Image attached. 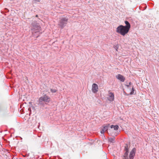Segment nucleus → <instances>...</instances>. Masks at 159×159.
<instances>
[{"instance_id":"obj_1","label":"nucleus","mask_w":159,"mask_h":159,"mask_svg":"<svg viewBox=\"0 0 159 159\" xmlns=\"http://www.w3.org/2000/svg\"><path fill=\"white\" fill-rule=\"evenodd\" d=\"M125 26L120 25L116 29V33L124 36L129 32L130 28V25L127 21H125Z\"/></svg>"},{"instance_id":"obj_2","label":"nucleus","mask_w":159,"mask_h":159,"mask_svg":"<svg viewBox=\"0 0 159 159\" xmlns=\"http://www.w3.org/2000/svg\"><path fill=\"white\" fill-rule=\"evenodd\" d=\"M50 101V98L48 96L45 94L40 97L38 100L39 103V104H43V102L45 103H48Z\"/></svg>"},{"instance_id":"obj_3","label":"nucleus","mask_w":159,"mask_h":159,"mask_svg":"<svg viewBox=\"0 0 159 159\" xmlns=\"http://www.w3.org/2000/svg\"><path fill=\"white\" fill-rule=\"evenodd\" d=\"M33 33L38 34V35L37 36L38 37L40 34V31L41 30V27L38 25H33Z\"/></svg>"},{"instance_id":"obj_4","label":"nucleus","mask_w":159,"mask_h":159,"mask_svg":"<svg viewBox=\"0 0 159 159\" xmlns=\"http://www.w3.org/2000/svg\"><path fill=\"white\" fill-rule=\"evenodd\" d=\"M68 20V18L66 17L62 18L60 20L59 25L61 28H63L67 24Z\"/></svg>"},{"instance_id":"obj_5","label":"nucleus","mask_w":159,"mask_h":159,"mask_svg":"<svg viewBox=\"0 0 159 159\" xmlns=\"http://www.w3.org/2000/svg\"><path fill=\"white\" fill-rule=\"evenodd\" d=\"M107 99L110 101H113L114 99V95L113 93L109 92Z\"/></svg>"},{"instance_id":"obj_6","label":"nucleus","mask_w":159,"mask_h":159,"mask_svg":"<svg viewBox=\"0 0 159 159\" xmlns=\"http://www.w3.org/2000/svg\"><path fill=\"white\" fill-rule=\"evenodd\" d=\"M98 90V85L94 83L92 84V92L94 93H96Z\"/></svg>"},{"instance_id":"obj_7","label":"nucleus","mask_w":159,"mask_h":159,"mask_svg":"<svg viewBox=\"0 0 159 159\" xmlns=\"http://www.w3.org/2000/svg\"><path fill=\"white\" fill-rule=\"evenodd\" d=\"M136 149L135 148H133L131 151L129 155V158L130 159H133L135 155Z\"/></svg>"},{"instance_id":"obj_8","label":"nucleus","mask_w":159,"mask_h":159,"mask_svg":"<svg viewBox=\"0 0 159 159\" xmlns=\"http://www.w3.org/2000/svg\"><path fill=\"white\" fill-rule=\"evenodd\" d=\"M116 78L121 82H123L125 80V78L122 75L118 74L116 76Z\"/></svg>"},{"instance_id":"obj_9","label":"nucleus","mask_w":159,"mask_h":159,"mask_svg":"<svg viewBox=\"0 0 159 159\" xmlns=\"http://www.w3.org/2000/svg\"><path fill=\"white\" fill-rule=\"evenodd\" d=\"M108 130V127L107 126H106L104 127L103 129L101 130V134H103L106 131Z\"/></svg>"},{"instance_id":"obj_10","label":"nucleus","mask_w":159,"mask_h":159,"mask_svg":"<svg viewBox=\"0 0 159 159\" xmlns=\"http://www.w3.org/2000/svg\"><path fill=\"white\" fill-rule=\"evenodd\" d=\"M111 128H113L115 130H117L119 128V126L117 125H111Z\"/></svg>"},{"instance_id":"obj_11","label":"nucleus","mask_w":159,"mask_h":159,"mask_svg":"<svg viewBox=\"0 0 159 159\" xmlns=\"http://www.w3.org/2000/svg\"><path fill=\"white\" fill-rule=\"evenodd\" d=\"M124 157V158L123 159H127L128 158V152H125Z\"/></svg>"},{"instance_id":"obj_12","label":"nucleus","mask_w":159,"mask_h":159,"mask_svg":"<svg viewBox=\"0 0 159 159\" xmlns=\"http://www.w3.org/2000/svg\"><path fill=\"white\" fill-rule=\"evenodd\" d=\"M128 146L127 144H125V152H128Z\"/></svg>"},{"instance_id":"obj_13","label":"nucleus","mask_w":159,"mask_h":159,"mask_svg":"<svg viewBox=\"0 0 159 159\" xmlns=\"http://www.w3.org/2000/svg\"><path fill=\"white\" fill-rule=\"evenodd\" d=\"M50 91H51V92L52 93H56L57 91V90H56V89H51Z\"/></svg>"},{"instance_id":"obj_14","label":"nucleus","mask_w":159,"mask_h":159,"mask_svg":"<svg viewBox=\"0 0 159 159\" xmlns=\"http://www.w3.org/2000/svg\"><path fill=\"white\" fill-rule=\"evenodd\" d=\"M109 141L111 143H113L114 141V138H110L109 139Z\"/></svg>"},{"instance_id":"obj_15","label":"nucleus","mask_w":159,"mask_h":159,"mask_svg":"<svg viewBox=\"0 0 159 159\" xmlns=\"http://www.w3.org/2000/svg\"><path fill=\"white\" fill-rule=\"evenodd\" d=\"M134 90L133 88H132V91L130 93V94H133L134 93Z\"/></svg>"},{"instance_id":"obj_16","label":"nucleus","mask_w":159,"mask_h":159,"mask_svg":"<svg viewBox=\"0 0 159 159\" xmlns=\"http://www.w3.org/2000/svg\"><path fill=\"white\" fill-rule=\"evenodd\" d=\"M38 16V15H36V17H37Z\"/></svg>"}]
</instances>
